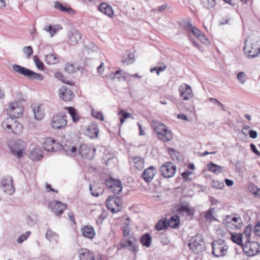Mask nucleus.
<instances>
[{"label":"nucleus","mask_w":260,"mask_h":260,"mask_svg":"<svg viewBox=\"0 0 260 260\" xmlns=\"http://www.w3.org/2000/svg\"><path fill=\"white\" fill-rule=\"evenodd\" d=\"M115 205L116 206V208L115 207V213L120 212L122 209V200L121 198L115 196Z\"/></svg>","instance_id":"obj_44"},{"label":"nucleus","mask_w":260,"mask_h":260,"mask_svg":"<svg viewBox=\"0 0 260 260\" xmlns=\"http://www.w3.org/2000/svg\"><path fill=\"white\" fill-rule=\"evenodd\" d=\"M223 223H224L225 226L227 228L230 229H238V228H236L235 226L236 225V224L232 223L230 221H225V220H223Z\"/></svg>","instance_id":"obj_59"},{"label":"nucleus","mask_w":260,"mask_h":260,"mask_svg":"<svg viewBox=\"0 0 260 260\" xmlns=\"http://www.w3.org/2000/svg\"><path fill=\"white\" fill-rule=\"evenodd\" d=\"M237 79L241 84H244L246 81V74L241 72L237 74Z\"/></svg>","instance_id":"obj_54"},{"label":"nucleus","mask_w":260,"mask_h":260,"mask_svg":"<svg viewBox=\"0 0 260 260\" xmlns=\"http://www.w3.org/2000/svg\"><path fill=\"white\" fill-rule=\"evenodd\" d=\"M122 221H123V226L122 227V232L123 236L126 237L129 235L131 229L129 228V218L126 215L123 216L122 218Z\"/></svg>","instance_id":"obj_26"},{"label":"nucleus","mask_w":260,"mask_h":260,"mask_svg":"<svg viewBox=\"0 0 260 260\" xmlns=\"http://www.w3.org/2000/svg\"><path fill=\"white\" fill-rule=\"evenodd\" d=\"M91 115L92 117L96 119H99L101 121L104 120V116L101 112L97 111L94 109H91Z\"/></svg>","instance_id":"obj_49"},{"label":"nucleus","mask_w":260,"mask_h":260,"mask_svg":"<svg viewBox=\"0 0 260 260\" xmlns=\"http://www.w3.org/2000/svg\"><path fill=\"white\" fill-rule=\"evenodd\" d=\"M99 10L109 16L112 17L114 15V12L112 7L106 3H102L99 7Z\"/></svg>","instance_id":"obj_27"},{"label":"nucleus","mask_w":260,"mask_h":260,"mask_svg":"<svg viewBox=\"0 0 260 260\" xmlns=\"http://www.w3.org/2000/svg\"><path fill=\"white\" fill-rule=\"evenodd\" d=\"M242 234L240 233H231V240L232 241L237 244L239 245H242Z\"/></svg>","instance_id":"obj_40"},{"label":"nucleus","mask_w":260,"mask_h":260,"mask_svg":"<svg viewBox=\"0 0 260 260\" xmlns=\"http://www.w3.org/2000/svg\"><path fill=\"white\" fill-rule=\"evenodd\" d=\"M212 186L215 188L221 189L224 187V184L218 180H213L212 182Z\"/></svg>","instance_id":"obj_51"},{"label":"nucleus","mask_w":260,"mask_h":260,"mask_svg":"<svg viewBox=\"0 0 260 260\" xmlns=\"http://www.w3.org/2000/svg\"><path fill=\"white\" fill-rule=\"evenodd\" d=\"M250 146L252 151L256 155L260 156V152L257 150L255 145L253 144H251Z\"/></svg>","instance_id":"obj_62"},{"label":"nucleus","mask_w":260,"mask_h":260,"mask_svg":"<svg viewBox=\"0 0 260 260\" xmlns=\"http://www.w3.org/2000/svg\"><path fill=\"white\" fill-rule=\"evenodd\" d=\"M6 112L9 116L8 118H20L23 116L24 108L20 102H11L6 109Z\"/></svg>","instance_id":"obj_4"},{"label":"nucleus","mask_w":260,"mask_h":260,"mask_svg":"<svg viewBox=\"0 0 260 260\" xmlns=\"http://www.w3.org/2000/svg\"><path fill=\"white\" fill-rule=\"evenodd\" d=\"M134 61L135 58L133 53L130 52L128 50L126 51L122 57V63L125 65H129Z\"/></svg>","instance_id":"obj_31"},{"label":"nucleus","mask_w":260,"mask_h":260,"mask_svg":"<svg viewBox=\"0 0 260 260\" xmlns=\"http://www.w3.org/2000/svg\"><path fill=\"white\" fill-rule=\"evenodd\" d=\"M55 8L62 12H67L70 14H74L75 13V11L71 8L63 6L58 2L55 3Z\"/></svg>","instance_id":"obj_37"},{"label":"nucleus","mask_w":260,"mask_h":260,"mask_svg":"<svg viewBox=\"0 0 260 260\" xmlns=\"http://www.w3.org/2000/svg\"><path fill=\"white\" fill-rule=\"evenodd\" d=\"M80 232L85 238L92 240L94 238L96 233L94 228L90 225H84L81 227Z\"/></svg>","instance_id":"obj_18"},{"label":"nucleus","mask_w":260,"mask_h":260,"mask_svg":"<svg viewBox=\"0 0 260 260\" xmlns=\"http://www.w3.org/2000/svg\"><path fill=\"white\" fill-rule=\"evenodd\" d=\"M9 147L12 153L16 155L18 157H21L22 155L23 148V142L20 140L17 141H11L9 143Z\"/></svg>","instance_id":"obj_11"},{"label":"nucleus","mask_w":260,"mask_h":260,"mask_svg":"<svg viewBox=\"0 0 260 260\" xmlns=\"http://www.w3.org/2000/svg\"><path fill=\"white\" fill-rule=\"evenodd\" d=\"M254 233L255 235L260 236V222L255 226L254 228Z\"/></svg>","instance_id":"obj_63"},{"label":"nucleus","mask_w":260,"mask_h":260,"mask_svg":"<svg viewBox=\"0 0 260 260\" xmlns=\"http://www.w3.org/2000/svg\"><path fill=\"white\" fill-rule=\"evenodd\" d=\"M57 77L60 80L62 81V82H63L66 84H69V85L73 84L72 82L66 80L61 74H60V73L57 74Z\"/></svg>","instance_id":"obj_61"},{"label":"nucleus","mask_w":260,"mask_h":260,"mask_svg":"<svg viewBox=\"0 0 260 260\" xmlns=\"http://www.w3.org/2000/svg\"><path fill=\"white\" fill-rule=\"evenodd\" d=\"M243 250L247 256H253L260 252V244L257 242L246 240L243 246Z\"/></svg>","instance_id":"obj_8"},{"label":"nucleus","mask_w":260,"mask_h":260,"mask_svg":"<svg viewBox=\"0 0 260 260\" xmlns=\"http://www.w3.org/2000/svg\"><path fill=\"white\" fill-rule=\"evenodd\" d=\"M155 173L156 170L155 168L152 166H150L144 170L142 176L145 182L149 183L152 180Z\"/></svg>","instance_id":"obj_24"},{"label":"nucleus","mask_w":260,"mask_h":260,"mask_svg":"<svg viewBox=\"0 0 260 260\" xmlns=\"http://www.w3.org/2000/svg\"><path fill=\"white\" fill-rule=\"evenodd\" d=\"M161 175L165 178L173 177L176 172V167L170 161L166 162L160 168Z\"/></svg>","instance_id":"obj_10"},{"label":"nucleus","mask_w":260,"mask_h":260,"mask_svg":"<svg viewBox=\"0 0 260 260\" xmlns=\"http://www.w3.org/2000/svg\"><path fill=\"white\" fill-rule=\"evenodd\" d=\"M249 137L252 139H255L257 137V133L256 131L254 130H250L249 132Z\"/></svg>","instance_id":"obj_64"},{"label":"nucleus","mask_w":260,"mask_h":260,"mask_svg":"<svg viewBox=\"0 0 260 260\" xmlns=\"http://www.w3.org/2000/svg\"><path fill=\"white\" fill-rule=\"evenodd\" d=\"M252 230V226L250 224L247 225V227L245 228V229L243 232V234L246 237L247 240H250V237L251 236Z\"/></svg>","instance_id":"obj_53"},{"label":"nucleus","mask_w":260,"mask_h":260,"mask_svg":"<svg viewBox=\"0 0 260 260\" xmlns=\"http://www.w3.org/2000/svg\"><path fill=\"white\" fill-rule=\"evenodd\" d=\"M137 240L135 237L132 235L128 237V239H123L121 240L120 245L123 248H126L132 252H136L139 249L136 245Z\"/></svg>","instance_id":"obj_13"},{"label":"nucleus","mask_w":260,"mask_h":260,"mask_svg":"<svg viewBox=\"0 0 260 260\" xmlns=\"http://www.w3.org/2000/svg\"><path fill=\"white\" fill-rule=\"evenodd\" d=\"M122 188L121 182L119 180L115 179V194H119L122 191Z\"/></svg>","instance_id":"obj_48"},{"label":"nucleus","mask_w":260,"mask_h":260,"mask_svg":"<svg viewBox=\"0 0 260 260\" xmlns=\"http://www.w3.org/2000/svg\"><path fill=\"white\" fill-rule=\"evenodd\" d=\"M168 226L177 229L179 226L180 218L177 215L172 216L168 220H167Z\"/></svg>","instance_id":"obj_32"},{"label":"nucleus","mask_w":260,"mask_h":260,"mask_svg":"<svg viewBox=\"0 0 260 260\" xmlns=\"http://www.w3.org/2000/svg\"><path fill=\"white\" fill-rule=\"evenodd\" d=\"M185 29L191 31L202 42L206 43L208 41L205 35L197 27L192 25L190 21L186 23Z\"/></svg>","instance_id":"obj_15"},{"label":"nucleus","mask_w":260,"mask_h":260,"mask_svg":"<svg viewBox=\"0 0 260 260\" xmlns=\"http://www.w3.org/2000/svg\"><path fill=\"white\" fill-rule=\"evenodd\" d=\"M225 221L233 222L236 223V228L240 229L243 225L242 220L239 216H233L232 215H227L225 216Z\"/></svg>","instance_id":"obj_29"},{"label":"nucleus","mask_w":260,"mask_h":260,"mask_svg":"<svg viewBox=\"0 0 260 260\" xmlns=\"http://www.w3.org/2000/svg\"><path fill=\"white\" fill-rule=\"evenodd\" d=\"M120 119V123L122 124L125 120L127 118H133L131 114L125 112L124 110H120L118 113Z\"/></svg>","instance_id":"obj_41"},{"label":"nucleus","mask_w":260,"mask_h":260,"mask_svg":"<svg viewBox=\"0 0 260 260\" xmlns=\"http://www.w3.org/2000/svg\"><path fill=\"white\" fill-rule=\"evenodd\" d=\"M48 207L56 215L60 216L66 209L67 206L60 202L54 200L49 203Z\"/></svg>","instance_id":"obj_14"},{"label":"nucleus","mask_w":260,"mask_h":260,"mask_svg":"<svg viewBox=\"0 0 260 260\" xmlns=\"http://www.w3.org/2000/svg\"><path fill=\"white\" fill-rule=\"evenodd\" d=\"M3 131L7 134L19 135L22 133L23 126L20 122L12 118L4 119L1 124Z\"/></svg>","instance_id":"obj_1"},{"label":"nucleus","mask_w":260,"mask_h":260,"mask_svg":"<svg viewBox=\"0 0 260 260\" xmlns=\"http://www.w3.org/2000/svg\"><path fill=\"white\" fill-rule=\"evenodd\" d=\"M2 184L4 191L8 194H12L15 191V188L13 185L12 177L7 176L4 177L2 180Z\"/></svg>","instance_id":"obj_16"},{"label":"nucleus","mask_w":260,"mask_h":260,"mask_svg":"<svg viewBox=\"0 0 260 260\" xmlns=\"http://www.w3.org/2000/svg\"><path fill=\"white\" fill-rule=\"evenodd\" d=\"M105 184L107 188L111 189L114 186V179L109 178L106 180Z\"/></svg>","instance_id":"obj_57"},{"label":"nucleus","mask_w":260,"mask_h":260,"mask_svg":"<svg viewBox=\"0 0 260 260\" xmlns=\"http://www.w3.org/2000/svg\"><path fill=\"white\" fill-rule=\"evenodd\" d=\"M154 132L157 134L158 138L164 142L170 141L173 137L171 131L168 130L165 124L156 122L153 124Z\"/></svg>","instance_id":"obj_2"},{"label":"nucleus","mask_w":260,"mask_h":260,"mask_svg":"<svg viewBox=\"0 0 260 260\" xmlns=\"http://www.w3.org/2000/svg\"><path fill=\"white\" fill-rule=\"evenodd\" d=\"M202 5L206 9L211 10L214 9L216 3L215 0H204L202 2Z\"/></svg>","instance_id":"obj_43"},{"label":"nucleus","mask_w":260,"mask_h":260,"mask_svg":"<svg viewBox=\"0 0 260 260\" xmlns=\"http://www.w3.org/2000/svg\"><path fill=\"white\" fill-rule=\"evenodd\" d=\"M212 253L216 257L224 256L228 250L229 247L225 241L221 239L214 241L212 244Z\"/></svg>","instance_id":"obj_6"},{"label":"nucleus","mask_w":260,"mask_h":260,"mask_svg":"<svg viewBox=\"0 0 260 260\" xmlns=\"http://www.w3.org/2000/svg\"><path fill=\"white\" fill-rule=\"evenodd\" d=\"M70 41L72 44H76L81 39V33L78 30L71 32L69 34Z\"/></svg>","instance_id":"obj_33"},{"label":"nucleus","mask_w":260,"mask_h":260,"mask_svg":"<svg viewBox=\"0 0 260 260\" xmlns=\"http://www.w3.org/2000/svg\"><path fill=\"white\" fill-rule=\"evenodd\" d=\"M177 211L179 214L183 216H189L194 214V209L190 207L187 203L179 205Z\"/></svg>","instance_id":"obj_23"},{"label":"nucleus","mask_w":260,"mask_h":260,"mask_svg":"<svg viewBox=\"0 0 260 260\" xmlns=\"http://www.w3.org/2000/svg\"><path fill=\"white\" fill-rule=\"evenodd\" d=\"M78 257L79 260H95L94 253L87 249L81 248L78 251Z\"/></svg>","instance_id":"obj_22"},{"label":"nucleus","mask_w":260,"mask_h":260,"mask_svg":"<svg viewBox=\"0 0 260 260\" xmlns=\"http://www.w3.org/2000/svg\"><path fill=\"white\" fill-rule=\"evenodd\" d=\"M99 129L96 125L91 124L86 129L87 135L91 139L98 138L99 134Z\"/></svg>","instance_id":"obj_28"},{"label":"nucleus","mask_w":260,"mask_h":260,"mask_svg":"<svg viewBox=\"0 0 260 260\" xmlns=\"http://www.w3.org/2000/svg\"><path fill=\"white\" fill-rule=\"evenodd\" d=\"M180 96L183 101H188L193 96L192 89L190 85L184 83L181 84L178 88Z\"/></svg>","instance_id":"obj_12"},{"label":"nucleus","mask_w":260,"mask_h":260,"mask_svg":"<svg viewBox=\"0 0 260 260\" xmlns=\"http://www.w3.org/2000/svg\"><path fill=\"white\" fill-rule=\"evenodd\" d=\"M23 50L27 58H29L33 53V50L31 46L25 47Z\"/></svg>","instance_id":"obj_55"},{"label":"nucleus","mask_w":260,"mask_h":260,"mask_svg":"<svg viewBox=\"0 0 260 260\" xmlns=\"http://www.w3.org/2000/svg\"><path fill=\"white\" fill-rule=\"evenodd\" d=\"M250 192L256 197H260V188L255 185H252L250 188Z\"/></svg>","instance_id":"obj_50"},{"label":"nucleus","mask_w":260,"mask_h":260,"mask_svg":"<svg viewBox=\"0 0 260 260\" xmlns=\"http://www.w3.org/2000/svg\"><path fill=\"white\" fill-rule=\"evenodd\" d=\"M35 118L40 120L43 119L45 116L44 108L42 105H34L33 107Z\"/></svg>","instance_id":"obj_25"},{"label":"nucleus","mask_w":260,"mask_h":260,"mask_svg":"<svg viewBox=\"0 0 260 260\" xmlns=\"http://www.w3.org/2000/svg\"><path fill=\"white\" fill-rule=\"evenodd\" d=\"M95 148L83 144L80 145L78 152L83 158L92 159L95 155Z\"/></svg>","instance_id":"obj_9"},{"label":"nucleus","mask_w":260,"mask_h":260,"mask_svg":"<svg viewBox=\"0 0 260 260\" xmlns=\"http://www.w3.org/2000/svg\"><path fill=\"white\" fill-rule=\"evenodd\" d=\"M106 204L107 208L114 213V197L112 196H110L106 202Z\"/></svg>","instance_id":"obj_47"},{"label":"nucleus","mask_w":260,"mask_h":260,"mask_svg":"<svg viewBox=\"0 0 260 260\" xmlns=\"http://www.w3.org/2000/svg\"><path fill=\"white\" fill-rule=\"evenodd\" d=\"M62 149L70 156L76 155L77 153V148L73 144L71 140H67L65 143L61 145Z\"/></svg>","instance_id":"obj_21"},{"label":"nucleus","mask_w":260,"mask_h":260,"mask_svg":"<svg viewBox=\"0 0 260 260\" xmlns=\"http://www.w3.org/2000/svg\"><path fill=\"white\" fill-rule=\"evenodd\" d=\"M208 170L212 172H213L216 174H220L222 172L223 167L219 165H217L213 162H210L208 165Z\"/></svg>","instance_id":"obj_38"},{"label":"nucleus","mask_w":260,"mask_h":260,"mask_svg":"<svg viewBox=\"0 0 260 260\" xmlns=\"http://www.w3.org/2000/svg\"><path fill=\"white\" fill-rule=\"evenodd\" d=\"M12 67L15 72L27 77L29 79L39 81H42L44 79V76L42 74L35 73L21 66L14 64Z\"/></svg>","instance_id":"obj_5"},{"label":"nucleus","mask_w":260,"mask_h":260,"mask_svg":"<svg viewBox=\"0 0 260 260\" xmlns=\"http://www.w3.org/2000/svg\"><path fill=\"white\" fill-rule=\"evenodd\" d=\"M31 234L30 232L28 231L26 232L25 234L21 235L17 239V242L19 243H22L24 241L26 240L28 237L30 236Z\"/></svg>","instance_id":"obj_52"},{"label":"nucleus","mask_w":260,"mask_h":260,"mask_svg":"<svg viewBox=\"0 0 260 260\" xmlns=\"http://www.w3.org/2000/svg\"><path fill=\"white\" fill-rule=\"evenodd\" d=\"M243 47L244 54L249 58H254L260 54V45L256 42L253 43L250 37L246 38L244 41Z\"/></svg>","instance_id":"obj_3"},{"label":"nucleus","mask_w":260,"mask_h":260,"mask_svg":"<svg viewBox=\"0 0 260 260\" xmlns=\"http://www.w3.org/2000/svg\"><path fill=\"white\" fill-rule=\"evenodd\" d=\"M59 96L66 102L71 101L74 97L73 92L66 86L61 87L59 90Z\"/></svg>","instance_id":"obj_19"},{"label":"nucleus","mask_w":260,"mask_h":260,"mask_svg":"<svg viewBox=\"0 0 260 260\" xmlns=\"http://www.w3.org/2000/svg\"><path fill=\"white\" fill-rule=\"evenodd\" d=\"M64 109L67 110L74 122H77L79 121L80 116L75 108L73 107H66L64 108Z\"/></svg>","instance_id":"obj_30"},{"label":"nucleus","mask_w":260,"mask_h":260,"mask_svg":"<svg viewBox=\"0 0 260 260\" xmlns=\"http://www.w3.org/2000/svg\"><path fill=\"white\" fill-rule=\"evenodd\" d=\"M134 164V167L139 170H141L144 166V159L140 156H135L132 158Z\"/></svg>","instance_id":"obj_36"},{"label":"nucleus","mask_w":260,"mask_h":260,"mask_svg":"<svg viewBox=\"0 0 260 260\" xmlns=\"http://www.w3.org/2000/svg\"><path fill=\"white\" fill-rule=\"evenodd\" d=\"M45 30L47 31L50 32L51 37H53L57 31V29L55 28H53L51 25L46 26Z\"/></svg>","instance_id":"obj_60"},{"label":"nucleus","mask_w":260,"mask_h":260,"mask_svg":"<svg viewBox=\"0 0 260 260\" xmlns=\"http://www.w3.org/2000/svg\"><path fill=\"white\" fill-rule=\"evenodd\" d=\"M34 61L39 69L43 70L44 68L43 63L37 57H34Z\"/></svg>","instance_id":"obj_56"},{"label":"nucleus","mask_w":260,"mask_h":260,"mask_svg":"<svg viewBox=\"0 0 260 260\" xmlns=\"http://www.w3.org/2000/svg\"><path fill=\"white\" fill-rule=\"evenodd\" d=\"M58 237V235L51 230H48L46 234V238L50 241H56Z\"/></svg>","instance_id":"obj_46"},{"label":"nucleus","mask_w":260,"mask_h":260,"mask_svg":"<svg viewBox=\"0 0 260 260\" xmlns=\"http://www.w3.org/2000/svg\"><path fill=\"white\" fill-rule=\"evenodd\" d=\"M45 60L47 64H55L59 62L58 56L54 53H50L46 55Z\"/></svg>","instance_id":"obj_35"},{"label":"nucleus","mask_w":260,"mask_h":260,"mask_svg":"<svg viewBox=\"0 0 260 260\" xmlns=\"http://www.w3.org/2000/svg\"><path fill=\"white\" fill-rule=\"evenodd\" d=\"M231 18L229 16H226L224 17H222L219 20V25H223L226 24H228L229 22L231 21Z\"/></svg>","instance_id":"obj_58"},{"label":"nucleus","mask_w":260,"mask_h":260,"mask_svg":"<svg viewBox=\"0 0 260 260\" xmlns=\"http://www.w3.org/2000/svg\"><path fill=\"white\" fill-rule=\"evenodd\" d=\"M68 123L67 116L63 112H59L54 115L51 120V126L55 129H61L66 127Z\"/></svg>","instance_id":"obj_7"},{"label":"nucleus","mask_w":260,"mask_h":260,"mask_svg":"<svg viewBox=\"0 0 260 260\" xmlns=\"http://www.w3.org/2000/svg\"><path fill=\"white\" fill-rule=\"evenodd\" d=\"M168 228L167 219L159 220L155 225V228L157 231L166 229Z\"/></svg>","instance_id":"obj_45"},{"label":"nucleus","mask_w":260,"mask_h":260,"mask_svg":"<svg viewBox=\"0 0 260 260\" xmlns=\"http://www.w3.org/2000/svg\"><path fill=\"white\" fill-rule=\"evenodd\" d=\"M189 249L194 254H199L205 249V246L202 241H197L193 239L188 243Z\"/></svg>","instance_id":"obj_17"},{"label":"nucleus","mask_w":260,"mask_h":260,"mask_svg":"<svg viewBox=\"0 0 260 260\" xmlns=\"http://www.w3.org/2000/svg\"><path fill=\"white\" fill-rule=\"evenodd\" d=\"M43 148L47 151H55L59 147L58 143H56L55 139L51 137L45 139L43 144Z\"/></svg>","instance_id":"obj_20"},{"label":"nucleus","mask_w":260,"mask_h":260,"mask_svg":"<svg viewBox=\"0 0 260 260\" xmlns=\"http://www.w3.org/2000/svg\"><path fill=\"white\" fill-rule=\"evenodd\" d=\"M215 210L214 208L209 209L207 211L205 212V218L206 221L210 222L217 220L216 218L213 216V213Z\"/></svg>","instance_id":"obj_39"},{"label":"nucleus","mask_w":260,"mask_h":260,"mask_svg":"<svg viewBox=\"0 0 260 260\" xmlns=\"http://www.w3.org/2000/svg\"><path fill=\"white\" fill-rule=\"evenodd\" d=\"M140 242L143 246L146 248L149 247L152 242V238L150 234L148 233L143 234L140 238Z\"/></svg>","instance_id":"obj_34"},{"label":"nucleus","mask_w":260,"mask_h":260,"mask_svg":"<svg viewBox=\"0 0 260 260\" xmlns=\"http://www.w3.org/2000/svg\"><path fill=\"white\" fill-rule=\"evenodd\" d=\"M127 75L128 74L120 70L115 72V78H117L119 81H125Z\"/></svg>","instance_id":"obj_42"}]
</instances>
